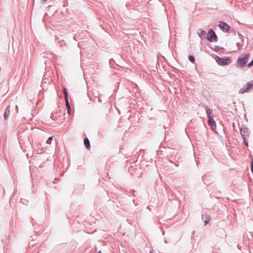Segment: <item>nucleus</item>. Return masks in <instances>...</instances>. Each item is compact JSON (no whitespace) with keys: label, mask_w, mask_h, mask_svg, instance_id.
Returning <instances> with one entry per match:
<instances>
[{"label":"nucleus","mask_w":253,"mask_h":253,"mask_svg":"<svg viewBox=\"0 0 253 253\" xmlns=\"http://www.w3.org/2000/svg\"><path fill=\"white\" fill-rule=\"evenodd\" d=\"M239 128L242 138H248L250 134L249 129L243 125L240 126Z\"/></svg>","instance_id":"5"},{"label":"nucleus","mask_w":253,"mask_h":253,"mask_svg":"<svg viewBox=\"0 0 253 253\" xmlns=\"http://www.w3.org/2000/svg\"><path fill=\"white\" fill-rule=\"evenodd\" d=\"M251 167L252 172L253 174V159H252V161H251Z\"/></svg>","instance_id":"22"},{"label":"nucleus","mask_w":253,"mask_h":253,"mask_svg":"<svg viewBox=\"0 0 253 253\" xmlns=\"http://www.w3.org/2000/svg\"><path fill=\"white\" fill-rule=\"evenodd\" d=\"M208 124L212 130H214L216 128V123L212 118L208 119Z\"/></svg>","instance_id":"8"},{"label":"nucleus","mask_w":253,"mask_h":253,"mask_svg":"<svg viewBox=\"0 0 253 253\" xmlns=\"http://www.w3.org/2000/svg\"><path fill=\"white\" fill-rule=\"evenodd\" d=\"M238 35L239 37V38L240 39L241 42H244V40H245V37L242 35H241L240 33H238Z\"/></svg>","instance_id":"15"},{"label":"nucleus","mask_w":253,"mask_h":253,"mask_svg":"<svg viewBox=\"0 0 253 253\" xmlns=\"http://www.w3.org/2000/svg\"><path fill=\"white\" fill-rule=\"evenodd\" d=\"M112 60H110V61H109L110 64H111V61H112Z\"/></svg>","instance_id":"29"},{"label":"nucleus","mask_w":253,"mask_h":253,"mask_svg":"<svg viewBox=\"0 0 253 253\" xmlns=\"http://www.w3.org/2000/svg\"><path fill=\"white\" fill-rule=\"evenodd\" d=\"M165 243L166 244H167V241L166 240V241H165Z\"/></svg>","instance_id":"30"},{"label":"nucleus","mask_w":253,"mask_h":253,"mask_svg":"<svg viewBox=\"0 0 253 253\" xmlns=\"http://www.w3.org/2000/svg\"><path fill=\"white\" fill-rule=\"evenodd\" d=\"M53 140V136H50L47 139L46 143L48 144H50L52 140Z\"/></svg>","instance_id":"16"},{"label":"nucleus","mask_w":253,"mask_h":253,"mask_svg":"<svg viewBox=\"0 0 253 253\" xmlns=\"http://www.w3.org/2000/svg\"><path fill=\"white\" fill-rule=\"evenodd\" d=\"M236 46L238 47V49H240L242 48V47H243V44L242 43L239 42H238L236 43Z\"/></svg>","instance_id":"18"},{"label":"nucleus","mask_w":253,"mask_h":253,"mask_svg":"<svg viewBox=\"0 0 253 253\" xmlns=\"http://www.w3.org/2000/svg\"><path fill=\"white\" fill-rule=\"evenodd\" d=\"M95 251H97V248H95Z\"/></svg>","instance_id":"32"},{"label":"nucleus","mask_w":253,"mask_h":253,"mask_svg":"<svg viewBox=\"0 0 253 253\" xmlns=\"http://www.w3.org/2000/svg\"><path fill=\"white\" fill-rule=\"evenodd\" d=\"M135 94L136 96H137V94H139V93L138 92H137V91L136 92H135Z\"/></svg>","instance_id":"25"},{"label":"nucleus","mask_w":253,"mask_h":253,"mask_svg":"<svg viewBox=\"0 0 253 253\" xmlns=\"http://www.w3.org/2000/svg\"><path fill=\"white\" fill-rule=\"evenodd\" d=\"M21 203H22L23 204H24V205H26V204H27V203L28 202L27 201V200H24V199H23V200H22H22H21Z\"/></svg>","instance_id":"23"},{"label":"nucleus","mask_w":253,"mask_h":253,"mask_svg":"<svg viewBox=\"0 0 253 253\" xmlns=\"http://www.w3.org/2000/svg\"><path fill=\"white\" fill-rule=\"evenodd\" d=\"M63 92L64 98L65 97L68 98V92H67V90L66 88L64 87L63 88Z\"/></svg>","instance_id":"13"},{"label":"nucleus","mask_w":253,"mask_h":253,"mask_svg":"<svg viewBox=\"0 0 253 253\" xmlns=\"http://www.w3.org/2000/svg\"><path fill=\"white\" fill-rule=\"evenodd\" d=\"M102 253V252H101V251H98V252L97 253Z\"/></svg>","instance_id":"28"},{"label":"nucleus","mask_w":253,"mask_h":253,"mask_svg":"<svg viewBox=\"0 0 253 253\" xmlns=\"http://www.w3.org/2000/svg\"><path fill=\"white\" fill-rule=\"evenodd\" d=\"M10 105H8L5 110V112L4 113V114H3V119L4 120V121H6L9 115H10Z\"/></svg>","instance_id":"7"},{"label":"nucleus","mask_w":253,"mask_h":253,"mask_svg":"<svg viewBox=\"0 0 253 253\" xmlns=\"http://www.w3.org/2000/svg\"><path fill=\"white\" fill-rule=\"evenodd\" d=\"M47 0H42V2H45L46 1H47Z\"/></svg>","instance_id":"27"},{"label":"nucleus","mask_w":253,"mask_h":253,"mask_svg":"<svg viewBox=\"0 0 253 253\" xmlns=\"http://www.w3.org/2000/svg\"><path fill=\"white\" fill-rule=\"evenodd\" d=\"M65 105H66V107H71L70 103H69V100H68V98L65 97Z\"/></svg>","instance_id":"14"},{"label":"nucleus","mask_w":253,"mask_h":253,"mask_svg":"<svg viewBox=\"0 0 253 253\" xmlns=\"http://www.w3.org/2000/svg\"><path fill=\"white\" fill-rule=\"evenodd\" d=\"M219 48V46L215 45L214 46V48H213V50H214L215 52H217Z\"/></svg>","instance_id":"20"},{"label":"nucleus","mask_w":253,"mask_h":253,"mask_svg":"<svg viewBox=\"0 0 253 253\" xmlns=\"http://www.w3.org/2000/svg\"><path fill=\"white\" fill-rule=\"evenodd\" d=\"M173 159V157H171V158H170L169 159V161L170 162H172V159Z\"/></svg>","instance_id":"24"},{"label":"nucleus","mask_w":253,"mask_h":253,"mask_svg":"<svg viewBox=\"0 0 253 253\" xmlns=\"http://www.w3.org/2000/svg\"><path fill=\"white\" fill-rule=\"evenodd\" d=\"M188 59L189 60L192 62V63H194V62L195 61V57L193 55H189L188 56Z\"/></svg>","instance_id":"12"},{"label":"nucleus","mask_w":253,"mask_h":253,"mask_svg":"<svg viewBox=\"0 0 253 253\" xmlns=\"http://www.w3.org/2000/svg\"><path fill=\"white\" fill-rule=\"evenodd\" d=\"M218 26L224 33L228 32L230 29V26L224 21H220Z\"/></svg>","instance_id":"6"},{"label":"nucleus","mask_w":253,"mask_h":253,"mask_svg":"<svg viewBox=\"0 0 253 253\" xmlns=\"http://www.w3.org/2000/svg\"><path fill=\"white\" fill-rule=\"evenodd\" d=\"M206 111L207 116V117L208 119H211V118H213V116L212 114V111L211 109H210L208 107H206Z\"/></svg>","instance_id":"10"},{"label":"nucleus","mask_w":253,"mask_h":253,"mask_svg":"<svg viewBox=\"0 0 253 253\" xmlns=\"http://www.w3.org/2000/svg\"><path fill=\"white\" fill-rule=\"evenodd\" d=\"M51 118L52 120H53V117H52V116H51Z\"/></svg>","instance_id":"31"},{"label":"nucleus","mask_w":253,"mask_h":253,"mask_svg":"<svg viewBox=\"0 0 253 253\" xmlns=\"http://www.w3.org/2000/svg\"><path fill=\"white\" fill-rule=\"evenodd\" d=\"M206 39L210 42H217L218 37L213 29H211L208 31Z\"/></svg>","instance_id":"3"},{"label":"nucleus","mask_w":253,"mask_h":253,"mask_svg":"<svg viewBox=\"0 0 253 253\" xmlns=\"http://www.w3.org/2000/svg\"><path fill=\"white\" fill-rule=\"evenodd\" d=\"M216 61L220 66H226L229 65L231 63L232 60L229 57L221 58L216 56Z\"/></svg>","instance_id":"2"},{"label":"nucleus","mask_w":253,"mask_h":253,"mask_svg":"<svg viewBox=\"0 0 253 253\" xmlns=\"http://www.w3.org/2000/svg\"><path fill=\"white\" fill-rule=\"evenodd\" d=\"M242 139L244 140V143L245 145L248 147L249 146V144H248V142L247 141V138H244Z\"/></svg>","instance_id":"17"},{"label":"nucleus","mask_w":253,"mask_h":253,"mask_svg":"<svg viewBox=\"0 0 253 253\" xmlns=\"http://www.w3.org/2000/svg\"><path fill=\"white\" fill-rule=\"evenodd\" d=\"M250 56V53H243L239 56L237 61L238 66L241 68L245 67L246 66Z\"/></svg>","instance_id":"1"},{"label":"nucleus","mask_w":253,"mask_h":253,"mask_svg":"<svg viewBox=\"0 0 253 253\" xmlns=\"http://www.w3.org/2000/svg\"><path fill=\"white\" fill-rule=\"evenodd\" d=\"M84 145L87 149H89L90 148V142L87 138H85L84 140Z\"/></svg>","instance_id":"11"},{"label":"nucleus","mask_w":253,"mask_h":253,"mask_svg":"<svg viewBox=\"0 0 253 253\" xmlns=\"http://www.w3.org/2000/svg\"><path fill=\"white\" fill-rule=\"evenodd\" d=\"M202 218L204 220V216H203V215H202Z\"/></svg>","instance_id":"33"},{"label":"nucleus","mask_w":253,"mask_h":253,"mask_svg":"<svg viewBox=\"0 0 253 253\" xmlns=\"http://www.w3.org/2000/svg\"><path fill=\"white\" fill-rule=\"evenodd\" d=\"M66 108H67V113L68 114V115H70L71 112V107H66Z\"/></svg>","instance_id":"21"},{"label":"nucleus","mask_w":253,"mask_h":253,"mask_svg":"<svg viewBox=\"0 0 253 253\" xmlns=\"http://www.w3.org/2000/svg\"><path fill=\"white\" fill-rule=\"evenodd\" d=\"M210 220V216H206V218L204 220V222L205 224H208L209 221Z\"/></svg>","instance_id":"19"},{"label":"nucleus","mask_w":253,"mask_h":253,"mask_svg":"<svg viewBox=\"0 0 253 253\" xmlns=\"http://www.w3.org/2000/svg\"><path fill=\"white\" fill-rule=\"evenodd\" d=\"M16 108L17 109V112H18V106L17 105H16Z\"/></svg>","instance_id":"26"},{"label":"nucleus","mask_w":253,"mask_h":253,"mask_svg":"<svg viewBox=\"0 0 253 253\" xmlns=\"http://www.w3.org/2000/svg\"><path fill=\"white\" fill-rule=\"evenodd\" d=\"M253 89V80L248 82L245 85L240 88L239 91L240 94H244L248 92Z\"/></svg>","instance_id":"4"},{"label":"nucleus","mask_w":253,"mask_h":253,"mask_svg":"<svg viewBox=\"0 0 253 253\" xmlns=\"http://www.w3.org/2000/svg\"><path fill=\"white\" fill-rule=\"evenodd\" d=\"M198 36L201 39H206V32L201 29H199L198 32Z\"/></svg>","instance_id":"9"}]
</instances>
